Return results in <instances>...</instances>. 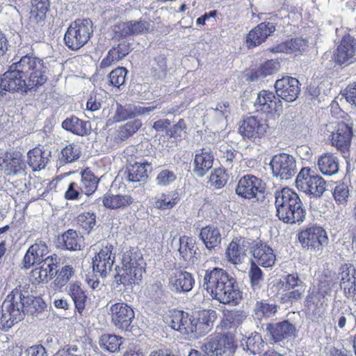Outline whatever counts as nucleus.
Returning <instances> with one entry per match:
<instances>
[{
    "label": "nucleus",
    "instance_id": "nucleus-1",
    "mask_svg": "<svg viewBox=\"0 0 356 356\" xmlns=\"http://www.w3.org/2000/svg\"><path fill=\"white\" fill-rule=\"evenodd\" d=\"M47 80L43 61L32 54L22 56L0 79V96L5 92L24 91L43 85Z\"/></svg>",
    "mask_w": 356,
    "mask_h": 356
},
{
    "label": "nucleus",
    "instance_id": "nucleus-2",
    "mask_svg": "<svg viewBox=\"0 0 356 356\" xmlns=\"http://www.w3.org/2000/svg\"><path fill=\"white\" fill-rule=\"evenodd\" d=\"M202 287L213 300L224 305L236 306L242 300V292L236 279L222 268L206 270Z\"/></svg>",
    "mask_w": 356,
    "mask_h": 356
},
{
    "label": "nucleus",
    "instance_id": "nucleus-3",
    "mask_svg": "<svg viewBox=\"0 0 356 356\" xmlns=\"http://www.w3.org/2000/svg\"><path fill=\"white\" fill-rule=\"evenodd\" d=\"M276 216L286 224L302 223L306 216V209L299 195L289 188L275 193Z\"/></svg>",
    "mask_w": 356,
    "mask_h": 356
},
{
    "label": "nucleus",
    "instance_id": "nucleus-4",
    "mask_svg": "<svg viewBox=\"0 0 356 356\" xmlns=\"http://www.w3.org/2000/svg\"><path fill=\"white\" fill-rule=\"evenodd\" d=\"M122 264L121 268H116V282L126 286L138 284L145 273V263L142 254L137 252H126L123 255Z\"/></svg>",
    "mask_w": 356,
    "mask_h": 356
},
{
    "label": "nucleus",
    "instance_id": "nucleus-5",
    "mask_svg": "<svg viewBox=\"0 0 356 356\" xmlns=\"http://www.w3.org/2000/svg\"><path fill=\"white\" fill-rule=\"evenodd\" d=\"M92 33V22L90 19H76L65 32V45L72 51H77L88 43Z\"/></svg>",
    "mask_w": 356,
    "mask_h": 356
},
{
    "label": "nucleus",
    "instance_id": "nucleus-6",
    "mask_svg": "<svg viewBox=\"0 0 356 356\" xmlns=\"http://www.w3.org/2000/svg\"><path fill=\"white\" fill-rule=\"evenodd\" d=\"M296 183L299 190L315 197H321L326 190L324 179L308 168L301 169Z\"/></svg>",
    "mask_w": 356,
    "mask_h": 356
},
{
    "label": "nucleus",
    "instance_id": "nucleus-7",
    "mask_svg": "<svg viewBox=\"0 0 356 356\" xmlns=\"http://www.w3.org/2000/svg\"><path fill=\"white\" fill-rule=\"evenodd\" d=\"M23 306L21 295L16 296L10 294L6 297L2 304V314L0 318L1 323L4 327L10 328L23 318Z\"/></svg>",
    "mask_w": 356,
    "mask_h": 356
},
{
    "label": "nucleus",
    "instance_id": "nucleus-8",
    "mask_svg": "<svg viewBox=\"0 0 356 356\" xmlns=\"http://www.w3.org/2000/svg\"><path fill=\"white\" fill-rule=\"evenodd\" d=\"M273 175L281 180H289L297 173L296 159L288 154L274 155L270 162Z\"/></svg>",
    "mask_w": 356,
    "mask_h": 356
},
{
    "label": "nucleus",
    "instance_id": "nucleus-9",
    "mask_svg": "<svg viewBox=\"0 0 356 356\" xmlns=\"http://www.w3.org/2000/svg\"><path fill=\"white\" fill-rule=\"evenodd\" d=\"M170 327L184 334H188L196 332L201 328V326H205V331L210 329L209 321L203 324L202 322H197V320L188 313L183 311L175 310L172 312L170 316Z\"/></svg>",
    "mask_w": 356,
    "mask_h": 356
},
{
    "label": "nucleus",
    "instance_id": "nucleus-10",
    "mask_svg": "<svg viewBox=\"0 0 356 356\" xmlns=\"http://www.w3.org/2000/svg\"><path fill=\"white\" fill-rule=\"evenodd\" d=\"M327 130L331 132L332 145L343 154L344 158L348 157L353 136L351 128L341 122L335 127L332 123L327 125Z\"/></svg>",
    "mask_w": 356,
    "mask_h": 356
},
{
    "label": "nucleus",
    "instance_id": "nucleus-11",
    "mask_svg": "<svg viewBox=\"0 0 356 356\" xmlns=\"http://www.w3.org/2000/svg\"><path fill=\"white\" fill-rule=\"evenodd\" d=\"M234 337L227 333L218 339H211L202 347L207 356H230L236 349Z\"/></svg>",
    "mask_w": 356,
    "mask_h": 356
},
{
    "label": "nucleus",
    "instance_id": "nucleus-12",
    "mask_svg": "<svg viewBox=\"0 0 356 356\" xmlns=\"http://www.w3.org/2000/svg\"><path fill=\"white\" fill-rule=\"evenodd\" d=\"M108 313L113 325L122 330H127L135 317L133 309L124 302L111 304Z\"/></svg>",
    "mask_w": 356,
    "mask_h": 356
},
{
    "label": "nucleus",
    "instance_id": "nucleus-13",
    "mask_svg": "<svg viewBox=\"0 0 356 356\" xmlns=\"http://www.w3.org/2000/svg\"><path fill=\"white\" fill-rule=\"evenodd\" d=\"M298 239L304 248L318 252L322 246L327 243L328 237L325 230L321 227H312L302 231Z\"/></svg>",
    "mask_w": 356,
    "mask_h": 356
},
{
    "label": "nucleus",
    "instance_id": "nucleus-14",
    "mask_svg": "<svg viewBox=\"0 0 356 356\" xmlns=\"http://www.w3.org/2000/svg\"><path fill=\"white\" fill-rule=\"evenodd\" d=\"M264 190V184L261 179L246 175L239 179L236 193L238 196L250 200L257 197V194L263 193Z\"/></svg>",
    "mask_w": 356,
    "mask_h": 356
},
{
    "label": "nucleus",
    "instance_id": "nucleus-15",
    "mask_svg": "<svg viewBox=\"0 0 356 356\" xmlns=\"http://www.w3.org/2000/svg\"><path fill=\"white\" fill-rule=\"evenodd\" d=\"M26 163L19 152L10 151L0 156V170L7 176L24 174Z\"/></svg>",
    "mask_w": 356,
    "mask_h": 356
},
{
    "label": "nucleus",
    "instance_id": "nucleus-16",
    "mask_svg": "<svg viewBox=\"0 0 356 356\" xmlns=\"http://www.w3.org/2000/svg\"><path fill=\"white\" fill-rule=\"evenodd\" d=\"M115 254L112 245L107 243L103 245L92 259L93 271L101 277H106L112 270Z\"/></svg>",
    "mask_w": 356,
    "mask_h": 356
},
{
    "label": "nucleus",
    "instance_id": "nucleus-17",
    "mask_svg": "<svg viewBox=\"0 0 356 356\" xmlns=\"http://www.w3.org/2000/svg\"><path fill=\"white\" fill-rule=\"evenodd\" d=\"M275 89L277 97L287 102L295 101L300 92L299 81L289 76L277 79L275 83Z\"/></svg>",
    "mask_w": 356,
    "mask_h": 356
},
{
    "label": "nucleus",
    "instance_id": "nucleus-18",
    "mask_svg": "<svg viewBox=\"0 0 356 356\" xmlns=\"http://www.w3.org/2000/svg\"><path fill=\"white\" fill-rule=\"evenodd\" d=\"M254 106L266 113H280L283 106L282 101L273 92L266 90L258 92Z\"/></svg>",
    "mask_w": 356,
    "mask_h": 356
},
{
    "label": "nucleus",
    "instance_id": "nucleus-19",
    "mask_svg": "<svg viewBox=\"0 0 356 356\" xmlns=\"http://www.w3.org/2000/svg\"><path fill=\"white\" fill-rule=\"evenodd\" d=\"M268 129V125L261 119L250 116L243 120L239 126L238 131L245 138L252 139L264 136Z\"/></svg>",
    "mask_w": 356,
    "mask_h": 356
},
{
    "label": "nucleus",
    "instance_id": "nucleus-20",
    "mask_svg": "<svg viewBox=\"0 0 356 356\" xmlns=\"http://www.w3.org/2000/svg\"><path fill=\"white\" fill-rule=\"evenodd\" d=\"M276 30L275 25L270 22H261L252 29L247 35L246 45L248 48H254L273 33Z\"/></svg>",
    "mask_w": 356,
    "mask_h": 356
},
{
    "label": "nucleus",
    "instance_id": "nucleus-21",
    "mask_svg": "<svg viewBox=\"0 0 356 356\" xmlns=\"http://www.w3.org/2000/svg\"><path fill=\"white\" fill-rule=\"evenodd\" d=\"M56 264L52 256H47L40 267H36L30 273V280L33 284H38L47 282L56 274Z\"/></svg>",
    "mask_w": 356,
    "mask_h": 356
},
{
    "label": "nucleus",
    "instance_id": "nucleus-22",
    "mask_svg": "<svg viewBox=\"0 0 356 356\" xmlns=\"http://www.w3.org/2000/svg\"><path fill=\"white\" fill-rule=\"evenodd\" d=\"M253 256L252 264L263 267L273 266L276 260L273 250L266 243H257L251 248Z\"/></svg>",
    "mask_w": 356,
    "mask_h": 356
},
{
    "label": "nucleus",
    "instance_id": "nucleus-23",
    "mask_svg": "<svg viewBox=\"0 0 356 356\" xmlns=\"http://www.w3.org/2000/svg\"><path fill=\"white\" fill-rule=\"evenodd\" d=\"M49 250L44 242L42 241H36L29 247L24 257V268L28 269L35 264H42Z\"/></svg>",
    "mask_w": 356,
    "mask_h": 356
},
{
    "label": "nucleus",
    "instance_id": "nucleus-24",
    "mask_svg": "<svg viewBox=\"0 0 356 356\" xmlns=\"http://www.w3.org/2000/svg\"><path fill=\"white\" fill-rule=\"evenodd\" d=\"M250 246V242L245 238H236L233 239L226 251L228 261L234 264L241 263L245 258Z\"/></svg>",
    "mask_w": 356,
    "mask_h": 356
},
{
    "label": "nucleus",
    "instance_id": "nucleus-25",
    "mask_svg": "<svg viewBox=\"0 0 356 356\" xmlns=\"http://www.w3.org/2000/svg\"><path fill=\"white\" fill-rule=\"evenodd\" d=\"M195 284L192 275L186 271H180L168 279L169 289L175 293H187L191 291Z\"/></svg>",
    "mask_w": 356,
    "mask_h": 356
},
{
    "label": "nucleus",
    "instance_id": "nucleus-26",
    "mask_svg": "<svg viewBox=\"0 0 356 356\" xmlns=\"http://www.w3.org/2000/svg\"><path fill=\"white\" fill-rule=\"evenodd\" d=\"M266 331L274 342H280L284 339L294 335L296 328L291 323L288 321H284L280 323L268 324Z\"/></svg>",
    "mask_w": 356,
    "mask_h": 356
},
{
    "label": "nucleus",
    "instance_id": "nucleus-27",
    "mask_svg": "<svg viewBox=\"0 0 356 356\" xmlns=\"http://www.w3.org/2000/svg\"><path fill=\"white\" fill-rule=\"evenodd\" d=\"M356 53V42L351 37H343L338 46L335 56V60L339 64L352 63Z\"/></svg>",
    "mask_w": 356,
    "mask_h": 356
},
{
    "label": "nucleus",
    "instance_id": "nucleus-28",
    "mask_svg": "<svg viewBox=\"0 0 356 356\" xmlns=\"http://www.w3.org/2000/svg\"><path fill=\"white\" fill-rule=\"evenodd\" d=\"M194 164V172L198 177H203L212 168L213 164V155L211 148L203 147L197 150Z\"/></svg>",
    "mask_w": 356,
    "mask_h": 356
},
{
    "label": "nucleus",
    "instance_id": "nucleus-29",
    "mask_svg": "<svg viewBox=\"0 0 356 356\" xmlns=\"http://www.w3.org/2000/svg\"><path fill=\"white\" fill-rule=\"evenodd\" d=\"M152 166L150 163H135L127 168V179L132 183H145L148 178V174L152 172Z\"/></svg>",
    "mask_w": 356,
    "mask_h": 356
},
{
    "label": "nucleus",
    "instance_id": "nucleus-30",
    "mask_svg": "<svg viewBox=\"0 0 356 356\" xmlns=\"http://www.w3.org/2000/svg\"><path fill=\"white\" fill-rule=\"evenodd\" d=\"M50 155V151L35 147L28 152L27 163L33 171L40 170L47 165Z\"/></svg>",
    "mask_w": 356,
    "mask_h": 356
},
{
    "label": "nucleus",
    "instance_id": "nucleus-31",
    "mask_svg": "<svg viewBox=\"0 0 356 356\" xmlns=\"http://www.w3.org/2000/svg\"><path fill=\"white\" fill-rule=\"evenodd\" d=\"M199 237L208 250L219 246L222 241L220 229L213 225L202 228Z\"/></svg>",
    "mask_w": 356,
    "mask_h": 356
},
{
    "label": "nucleus",
    "instance_id": "nucleus-32",
    "mask_svg": "<svg viewBox=\"0 0 356 356\" xmlns=\"http://www.w3.org/2000/svg\"><path fill=\"white\" fill-rule=\"evenodd\" d=\"M318 168L324 175H334L339 172V159L332 153L323 154L318 159Z\"/></svg>",
    "mask_w": 356,
    "mask_h": 356
},
{
    "label": "nucleus",
    "instance_id": "nucleus-33",
    "mask_svg": "<svg viewBox=\"0 0 356 356\" xmlns=\"http://www.w3.org/2000/svg\"><path fill=\"white\" fill-rule=\"evenodd\" d=\"M104 206L110 209H124L134 202V198L130 195H113L106 193L103 197Z\"/></svg>",
    "mask_w": 356,
    "mask_h": 356
},
{
    "label": "nucleus",
    "instance_id": "nucleus-34",
    "mask_svg": "<svg viewBox=\"0 0 356 356\" xmlns=\"http://www.w3.org/2000/svg\"><path fill=\"white\" fill-rule=\"evenodd\" d=\"M68 294L72 299L76 309L81 314L86 307L88 297L81 282L70 283L68 286Z\"/></svg>",
    "mask_w": 356,
    "mask_h": 356
},
{
    "label": "nucleus",
    "instance_id": "nucleus-35",
    "mask_svg": "<svg viewBox=\"0 0 356 356\" xmlns=\"http://www.w3.org/2000/svg\"><path fill=\"white\" fill-rule=\"evenodd\" d=\"M65 130L79 136H86L90 134L91 125L89 121H83L76 117L67 118L62 123Z\"/></svg>",
    "mask_w": 356,
    "mask_h": 356
},
{
    "label": "nucleus",
    "instance_id": "nucleus-36",
    "mask_svg": "<svg viewBox=\"0 0 356 356\" xmlns=\"http://www.w3.org/2000/svg\"><path fill=\"white\" fill-rule=\"evenodd\" d=\"M99 179L88 170L81 172V178L79 184L80 191L82 193L89 196L95 193L97 188Z\"/></svg>",
    "mask_w": 356,
    "mask_h": 356
},
{
    "label": "nucleus",
    "instance_id": "nucleus-37",
    "mask_svg": "<svg viewBox=\"0 0 356 356\" xmlns=\"http://www.w3.org/2000/svg\"><path fill=\"white\" fill-rule=\"evenodd\" d=\"M325 291L313 290L306 298L305 303L307 309L316 314L320 312V310L325 305Z\"/></svg>",
    "mask_w": 356,
    "mask_h": 356
},
{
    "label": "nucleus",
    "instance_id": "nucleus-38",
    "mask_svg": "<svg viewBox=\"0 0 356 356\" xmlns=\"http://www.w3.org/2000/svg\"><path fill=\"white\" fill-rule=\"evenodd\" d=\"M220 158L221 162L227 168H231L234 162L241 159L242 154L230 145L225 143L220 146Z\"/></svg>",
    "mask_w": 356,
    "mask_h": 356
},
{
    "label": "nucleus",
    "instance_id": "nucleus-39",
    "mask_svg": "<svg viewBox=\"0 0 356 356\" xmlns=\"http://www.w3.org/2000/svg\"><path fill=\"white\" fill-rule=\"evenodd\" d=\"M155 207L159 209H171L179 201V195L175 191L158 194L155 197Z\"/></svg>",
    "mask_w": 356,
    "mask_h": 356
},
{
    "label": "nucleus",
    "instance_id": "nucleus-40",
    "mask_svg": "<svg viewBox=\"0 0 356 356\" xmlns=\"http://www.w3.org/2000/svg\"><path fill=\"white\" fill-rule=\"evenodd\" d=\"M31 17L37 22L42 21L49 10V0H31Z\"/></svg>",
    "mask_w": 356,
    "mask_h": 356
},
{
    "label": "nucleus",
    "instance_id": "nucleus-41",
    "mask_svg": "<svg viewBox=\"0 0 356 356\" xmlns=\"http://www.w3.org/2000/svg\"><path fill=\"white\" fill-rule=\"evenodd\" d=\"M195 241L193 238L187 236H182L179 238V248L178 250L179 255L184 261L191 260L195 254Z\"/></svg>",
    "mask_w": 356,
    "mask_h": 356
},
{
    "label": "nucleus",
    "instance_id": "nucleus-42",
    "mask_svg": "<svg viewBox=\"0 0 356 356\" xmlns=\"http://www.w3.org/2000/svg\"><path fill=\"white\" fill-rule=\"evenodd\" d=\"M305 46V42L304 40L301 38H294L272 48L270 51L274 53H293L301 51V49H302Z\"/></svg>",
    "mask_w": 356,
    "mask_h": 356
},
{
    "label": "nucleus",
    "instance_id": "nucleus-43",
    "mask_svg": "<svg viewBox=\"0 0 356 356\" xmlns=\"http://www.w3.org/2000/svg\"><path fill=\"white\" fill-rule=\"evenodd\" d=\"M123 340L122 337L115 334H104L100 338L99 346L109 352L115 353L120 350Z\"/></svg>",
    "mask_w": 356,
    "mask_h": 356
},
{
    "label": "nucleus",
    "instance_id": "nucleus-44",
    "mask_svg": "<svg viewBox=\"0 0 356 356\" xmlns=\"http://www.w3.org/2000/svg\"><path fill=\"white\" fill-rule=\"evenodd\" d=\"M64 248L69 250H81V238L79 237L76 231L69 229L65 232L61 237Z\"/></svg>",
    "mask_w": 356,
    "mask_h": 356
},
{
    "label": "nucleus",
    "instance_id": "nucleus-45",
    "mask_svg": "<svg viewBox=\"0 0 356 356\" xmlns=\"http://www.w3.org/2000/svg\"><path fill=\"white\" fill-rule=\"evenodd\" d=\"M81 156V146L78 143H70L61 151L60 160L64 163H72L79 159Z\"/></svg>",
    "mask_w": 356,
    "mask_h": 356
},
{
    "label": "nucleus",
    "instance_id": "nucleus-46",
    "mask_svg": "<svg viewBox=\"0 0 356 356\" xmlns=\"http://www.w3.org/2000/svg\"><path fill=\"white\" fill-rule=\"evenodd\" d=\"M246 314L241 310H232L225 315L224 323L226 326L237 327L246 319Z\"/></svg>",
    "mask_w": 356,
    "mask_h": 356
},
{
    "label": "nucleus",
    "instance_id": "nucleus-47",
    "mask_svg": "<svg viewBox=\"0 0 356 356\" xmlns=\"http://www.w3.org/2000/svg\"><path fill=\"white\" fill-rule=\"evenodd\" d=\"M277 306L262 301H257L254 307V315L257 318L271 317L277 312Z\"/></svg>",
    "mask_w": 356,
    "mask_h": 356
},
{
    "label": "nucleus",
    "instance_id": "nucleus-48",
    "mask_svg": "<svg viewBox=\"0 0 356 356\" xmlns=\"http://www.w3.org/2000/svg\"><path fill=\"white\" fill-rule=\"evenodd\" d=\"M332 195L337 204H343L347 202L349 197V189L343 182H337L332 188Z\"/></svg>",
    "mask_w": 356,
    "mask_h": 356
},
{
    "label": "nucleus",
    "instance_id": "nucleus-49",
    "mask_svg": "<svg viewBox=\"0 0 356 356\" xmlns=\"http://www.w3.org/2000/svg\"><path fill=\"white\" fill-rule=\"evenodd\" d=\"M127 70L123 67H118L113 70L108 76L111 85L120 88L125 83Z\"/></svg>",
    "mask_w": 356,
    "mask_h": 356
},
{
    "label": "nucleus",
    "instance_id": "nucleus-50",
    "mask_svg": "<svg viewBox=\"0 0 356 356\" xmlns=\"http://www.w3.org/2000/svg\"><path fill=\"white\" fill-rule=\"evenodd\" d=\"M141 126L142 122L139 120H135L134 121L127 122L120 128L118 137L121 140H124L125 138H127L134 134L136 133L138 130L141 127Z\"/></svg>",
    "mask_w": 356,
    "mask_h": 356
},
{
    "label": "nucleus",
    "instance_id": "nucleus-51",
    "mask_svg": "<svg viewBox=\"0 0 356 356\" xmlns=\"http://www.w3.org/2000/svg\"><path fill=\"white\" fill-rule=\"evenodd\" d=\"M264 346V342L259 334H254L248 337L245 342L247 350L253 355L259 353Z\"/></svg>",
    "mask_w": 356,
    "mask_h": 356
},
{
    "label": "nucleus",
    "instance_id": "nucleus-52",
    "mask_svg": "<svg viewBox=\"0 0 356 356\" xmlns=\"http://www.w3.org/2000/svg\"><path fill=\"white\" fill-rule=\"evenodd\" d=\"M78 222L80 226L89 233L96 224V215L93 212H84L78 216Z\"/></svg>",
    "mask_w": 356,
    "mask_h": 356
},
{
    "label": "nucleus",
    "instance_id": "nucleus-53",
    "mask_svg": "<svg viewBox=\"0 0 356 356\" xmlns=\"http://www.w3.org/2000/svg\"><path fill=\"white\" fill-rule=\"evenodd\" d=\"M177 179L174 172L167 169L161 170L156 177V184L161 187H166L170 185Z\"/></svg>",
    "mask_w": 356,
    "mask_h": 356
},
{
    "label": "nucleus",
    "instance_id": "nucleus-54",
    "mask_svg": "<svg viewBox=\"0 0 356 356\" xmlns=\"http://www.w3.org/2000/svg\"><path fill=\"white\" fill-rule=\"evenodd\" d=\"M248 275L250 279L252 289H259L264 280L261 270L258 267L257 265L252 263Z\"/></svg>",
    "mask_w": 356,
    "mask_h": 356
},
{
    "label": "nucleus",
    "instance_id": "nucleus-55",
    "mask_svg": "<svg viewBox=\"0 0 356 356\" xmlns=\"http://www.w3.org/2000/svg\"><path fill=\"white\" fill-rule=\"evenodd\" d=\"M305 288H296L284 289V293L282 296L283 302H294L302 298L305 293Z\"/></svg>",
    "mask_w": 356,
    "mask_h": 356
},
{
    "label": "nucleus",
    "instance_id": "nucleus-56",
    "mask_svg": "<svg viewBox=\"0 0 356 356\" xmlns=\"http://www.w3.org/2000/svg\"><path fill=\"white\" fill-rule=\"evenodd\" d=\"M74 275V269L72 266L65 265L62 267L59 271L55 282L58 285L63 286L65 285L67 282Z\"/></svg>",
    "mask_w": 356,
    "mask_h": 356
},
{
    "label": "nucleus",
    "instance_id": "nucleus-57",
    "mask_svg": "<svg viewBox=\"0 0 356 356\" xmlns=\"http://www.w3.org/2000/svg\"><path fill=\"white\" fill-rule=\"evenodd\" d=\"M279 68V63L270 60L264 63L257 72V76H267L275 73Z\"/></svg>",
    "mask_w": 356,
    "mask_h": 356
},
{
    "label": "nucleus",
    "instance_id": "nucleus-58",
    "mask_svg": "<svg viewBox=\"0 0 356 356\" xmlns=\"http://www.w3.org/2000/svg\"><path fill=\"white\" fill-rule=\"evenodd\" d=\"M284 284H283L284 289L305 288L304 283L296 273L287 275L284 278Z\"/></svg>",
    "mask_w": 356,
    "mask_h": 356
},
{
    "label": "nucleus",
    "instance_id": "nucleus-59",
    "mask_svg": "<svg viewBox=\"0 0 356 356\" xmlns=\"http://www.w3.org/2000/svg\"><path fill=\"white\" fill-rule=\"evenodd\" d=\"M129 113L131 115V118H134L138 115H147L150 112L154 111L157 106H141L140 105H136V104H128Z\"/></svg>",
    "mask_w": 356,
    "mask_h": 356
},
{
    "label": "nucleus",
    "instance_id": "nucleus-60",
    "mask_svg": "<svg viewBox=\"0 0 356 356\" xmlns=\"http://www.w3.org/2000/svg\"><path fill=\"white\" fill-rule=\"evenodd\" d=\"M132 35L143 34L149 31L151 23L145 20L131 21Z\"/></svg>",
    "mask_w": 356,
    "mask_h": 356
},
{
    "label": "nucleus",
    "instance_id": "nucleus-61",
    "mask_svg": "<svg viewBox=\"0 0 356 356\" xmlns=\"http://www.w3.org/2000/svg\"><path fill=\"white\" fill-rule=\"evenodd\" d=\"M131 118L129 110L128 104L122 106L120 104H116V109L114 114V119L116 122H121Z\"/></svg>",
    "mask_w": 356,
    "mask_h": 356
},
{
    "label": "nucleus",
    "instance_id": "nucleus-62",
    "mask_svg": "<svg viewBox=\"0 0 356 356\" xmlns=\"http://www.w3.org/2000/svg\"><path fill=\"white\" fill-rule=\"evenodd\" d=\"M103 104L102 96L99 94H92L87 101V109L91 111L99 110Z\"/></svg>",
    "mask_w": 356,
    "mask_h": 356
},
{
    "label": "nucleus",
    "instance_id": "nucleus-63",
    "mask_svg": "<svg viewBox=\"0 0 356 356\" xmlns=\"http://www.w3.org/2000/svg\"><path fill=\"white\" fill-rule=\"evenodd\" d=\"M209 181L211 185L214 186L216 188H221L225 184L226 179L222 171L220 169H218L216 170L214 172L211 174Z\"/></svg>",
    "mask_w": 356,
    "mask_h": 356
},
{
    "label": "nucleus",
    "instance_id": "nucleus-64",
    "mask_svg": "<svg viewBox=\"0 0 356 356\" xmlns=\"http://www.w3.org/2000/svg\"><path fill=\"white\" fill-rule=\"evenodd\" d=\"M115 33L116 36L126 38L132 35L131 22H121L115 27Z\"/></svg>",
    "mask_w": 356,
    "mask_h": 356
}]
</instances>
